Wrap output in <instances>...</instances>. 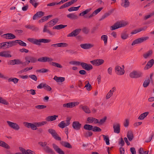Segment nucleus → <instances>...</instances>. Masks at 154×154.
<instances>
[{"mask_svg":"<svg viewBox=\"0 0 154 154\" xmlns=\"http://www.w3.org/2000/svg\"><path fill=\"white\" fill-rule=\"evenodd\" d=\"M27 40L29 42L38 46H40L41 45V43H48L51 41V40L49 39L45 38L37 39L33 38H29Z\"/></svg>","mask_w":154,"mask_h":154,"instance_id":"f257e3e1","label":"nucleus"},{"mask_svg":"<svg viewBox=\"0 0 154 154\" xmlns=\"http://www.w3.org/2000/svg\"><path fill=\"white\" fill-rule=\"evenodd\" d=\"M39 144L43 147V149L46 153L51 154H55V152L54 150L48 146V144H47V142H40L39 143Z\"/></svg>","mask_w":154,"mask_h":154,"instance_id":"f03ea898","label":"nucleus"},{"mask_svg":"<svg viewBox=\"0 0 154 154\" xmlns=\"http://www.w3.org/2000/svg\"><path fill=\"white\" fill-rule=\"evenodd\" d=\"M15 45L13 41L3 42L0 43V49H5Z\"/></svg>","mask_w":154,"mask_h":154,"instance_id":"7ed1b4c3","label":"nucleus"},{"mask_svg":"<svg viewBox=\"0 0 154 154\" xmlns=\"http://www.w3.org/2000/svg\"><path fill=\"white\" fill-rule=\"evenodd\" d=\"M128 23L126 22H118L111 26L110 29L112 30H114L119 28L124 27Z\"/></svg>","mask_w":154,"mask_h":154,"instance_id":"20e7f679","label":"nucleus"},{"mask_svg":"<svg viewBox=\"0 0 154 154\" xmlns=\"http://www.w3.org/2000/svg\"><path fill=\"white\" fill-rule=\"evenodd\" d=\"M71 119L70 117H67L66 121H62L59 124L58 126L61 128H63L65 127L69 126L70 124Z\"/></svg>","mask_w":154,"mask_h":154,"instance_id":"39448f33","label":"nucleus"},{"mask_svg":"<svg viewBox=\"0 0 154 154\" xmlns=\"http://www.w3.org/2000/svg\"><path fill=\"white\" fill-rule=\"evenodd\" d=\"M149 38V37L148 36H144L138 38L134 40L133 42L132 43L131 45L133 46L135 44L141 43L147 40Z\"/></svg>","mask_w":154,"mask_h":154,"instance_id":"423d86ee","label":"nucleus"},{"mask_svg":"<svg viewBox=\"0 0 154 154\" xmlns=\"http://www.w3.org/2000/svg\"><path fill=\"white\" fill-rule=\"evenodd\" d=\"M143 73L141 72L134 71L130 73L129 76L132 78H137L141 77Z\"/></svg>","mask_w":154,"mask_h":154,"instance_id":"0eeeda50","label":"nucleus"},{"mask_svg":"<svg viewBox=\"0 0 154 154\" xmlns=\"http://www.w3.org/2000/svg\"><path fill=\"white\" fill-rule=\"evenodd\" d=\"M7 123L10 127L15 130L18 131L20 128L19 125L16 123L9 121H7Z\"/></svg>","mask_w":154,"mask_h":154,"instance_id":"6e6552de","label":"nucleus"},{"mask_svg":"<svg viewBox=\"0 0 154 154\" xmlns=\"http://www.w3.org/2000/svg\"><path fill=\"white\" fill-rule=\"evenodd\" d=\"M115 70L116 73L118 75H122L125 72L124 68H122L118 66H116L115 67Z\"/></svg>","mask_w":154,"mask_h":154,"instance_id":"1a4fd4ad","label":"nucleus"},{"mask_svg":"<svg viewBox=\"0 0 154 154\" xmlns=\"http://www.w3.org/2000/svg\"><path fill=\"white\" fill-rule=\"evenodd\" d=\"M104 60L102 59H95L91 61L90 63L94 65L98 66L103 63Z\"/></svg>","mask_w":154,"mask_h":154,"instance_id":"9d476101","label":"nucleus"},{"mask_svg":"<svg viewBox=\"0 0 154 154\" xmlns=\"http://www.w3.org/2000/svg\"><path fill=\"white\" fill-rule=\"evenodd\" d=\"M81 65L84 69L87 71L93 69V66L91 65L86 63L81 62Z\"/></svg>","mask_w":154,"mask_h":154,"instance_id":"9b49d317","label":"nucleus"},{"mask_svg":"<svg viewBox=\"0 0 154 154\" xmlns=\"http://www.w3.org/2000/svg\"><path fill=\"white\" fill-rule=\"evenodd\" d=\"M9 51H3L0 52V56L5 58L10 57H12Z\"/></svg>","mask_w":154,"mask_h":154,"instance_id":"f8f14e48","label":"nucleus"},{"mask_svg":"<svg viewBox=\"0 0 154 154\" xmlns=\"http://www.w3.org/2000/svg\"><path fill=\"white\" fill-rule=\"evenodd\" d=\"M72 126L74 129L79 130L81 128L82 124L78 121H74L72 122Z\"/></svg>","mask_w":154,"mask_h":154,"instance_id":"ddd939ff","label":"nucleus"},{"mask_svg":"<svg viewBox=\"0 0 154 154\" xmlns=\"http://www.w3.org/2000/svg\"><path fill=\"white\" fill-rule=\"evenodd\" d=\"M81 30L80 29H76L71 33H69L68 35V37H75L78 35L80 32Z\"/></svg>","mask_w":154,"mask_h":154,"instance_id":"4468645a","label":"nucleus"},{"mask_svg":"<svg viewBox=\"0 0 154 154\" xmlns=\"http://www.w3.org/2000/svg\"><path fill=\"white\" fill-rule=\"evenodd\" d=\"M52 146L55 151L58 154H65L64 152L55 144L53 143Z\"/></svg>","mask_w":154,"mask_h":154,"instance_id":"2eb2a0df","label":"nucleus"},{"mask_svg":"<svg viewBox=\"0 0 154 154\" xmlns=\"http://www.w3.org/2000/svg\"><path fill=\"white\" fill-rule=\"evenodd\" d=\"M120 125L119 123H114L113 126L114 132L117 134L119 133L120 132Z\"/></svg>","mask_w":154,"mask_h":154,"instance_id":"dca6fc26","label":"nucleus"},{"mask_svg":"<svg viewBox=\"0 0 154 154\" xmlns=\"http://www.w3.org/2000/svg\"><path fill=\"white\" fill-rule=\"evenodd\" d=\"M23 124L25 127L28 128H31L32 130H36L37 129L36 128V126L35 124L27 122H24Z\"/></svg>","mask_w":154,"mask_h":154,"instance_id":"f3484780","label":"nucleus"},{"mask_svg":"<svg viewBox=\"0 0 154 154\" xmlns=\"http://www.w3.org/2000/svg\"><path fill=\"white\" fill-rule=\"evenodd\" d=\"M4 38L6 39H13L16 38L15 35L11 33H7L5 34L2 36Z\"/></svg>","mask_w":154,"mask_h":154,"instance_id":"a211bd4d","label":"nucleus"},{"mask_svg":"<svg viewBox=\"0 0 154 154\" xmlns=\"http://www.w3.org/2000/svg\"><path fill=\"white\" fill-rule=\"evenodd\" d=\"M81 48L84 49H90L93 47L94 45V44H91L85 43L84 44H81L80 45Z\"/></svg>","mask_w":154,"mask_h":154,"instance_id":"6ab92c4d","label":"nucleus"},{"mask_svg":"<svg viewBox=\"0 0 154 154\" xmlns=\"http://www.w3.org/2000/svg\"><path fill=\"white\" fill-rule=\"evenodd\" d=\"M116 91V88L115 87H113L112 89L110 90L108 93L107 94L106 97V99H108L110 98L111 96L113 95V92H115Z\"/></svg>","mask_w":154,"mask_h":154,"instance_id":"aec40b11","label":"nucleus"},{"mask_svg":"<svg viewBox=\"0 0 154 154\" xmlns=\"http://www.w3.org/2000/svg\"><path fill=\"white\" fill-rule=\"evenodd\" d=\"M25 27L28 29H29L33 31H37L39 30V28L36 27L33 25H28L25 26Z\"/></svg>","mask_w":154,"mask_h":154,"instance_id":"412c9836","label":"nucleus"},{"mask_svg":"<svg viewBox=\"0 0 154 154\" xmlns=\"http://www.w3.org/2000/svg\"><path fill=\"white\" fill-rule=\"evenodd\" d=\"M154 63V60L153 59H151L149 60L147 63L146 65L144 67V69H148L149 68H151Z\"/></svg>","mask_w":154,"mask_h":154,"instance_id":"4be33fe9","label":"nucleus"},{"mask_svg":"<svg viewBox=\"0 0 154 154\" xmlns=\"http://www.w3.org/2000/svg\"><path fill=\"white\" fill-rule=\"evenodd\" d=\"M114 11V9H112L110 11H108V12L105 13L102 17L100 19V20H102L105 18L107 17L108 16H109Z\"/></svg>","mask_w":154,"mask_h":154,"instance_id":"5701e85b","label":"nucleus"},{"mask_svg":"<svg viewBox=\"0 0 154 154\" xmlns=\"http://www.w3.org/2000/svg\"><path fill=\"white\" fill-rule=\"evenodd\" d=\"M60 143L61 144V145H62V146L65 147L69 149H71L72 148V146L70 145V143L64 141H61L60 142Z\"/></svg>","mask_w":154,"mask_h":154,"instance_id":"b1692460","label":"nucleus"},{"mask_svg":"<svg viewBox=\"0 0 154 154\" xmlns=\"http://www.w3.org/2000/svg\"><path fill=\"white\" fill-rule=\"evenodd\" d=\"M58 117L57 115L49 116L46 118V120L48 122L52 121L55 120Z\"/></svg>","mask_w":154,"mask_h":154,"instance_id":"393cba45","label":"nucleus"},{"mask_svg":"<svg viewBox=\"0 0 154 154\" xmlns=\"http://www.w3.org/2000/svg\"><path fill=\"white\" fill-rule=\"evenodd\" d=\"M80 108L82 109L84 111L87 113H90L91 112V110L88 106H83L81 105L80 107Z\"/></svg>","mask_w":154,"mask_h":154,"instance_id":"a878e982","label":"nucleus"},{"mask_svg":"<svg viewBox=\"0 0 154 154\" xmlns=\"http://www.w3.org/2000/svg\"><path fill=\"white\" fill-rule=\"evenodd\" d=\"M122 2L121 5L125 8H127L130 5V2L128 0H121Z\"/></svg>","mask_w":154,"mask_h":154,"instance_id":"bb28decb","label":"nucleus"},{"mask_svg":"<svg viewBox=\"0 0 154 154\" xmlns=\"http://www.w3.org/2000/svg\"><path fill=\"white\" fill-rule=\"evenodd\" d=\"M54 80L57 82H63L65 80V78L63 77H57V76H55L54 78Z\"/></svg>","mask_w":154,"mask_h":154,"instance_id":"cd10ccee","label":"nucleus"},{"mask_svg":"<svg viewBox=\"0 0 154 154\" xmlns=\"http://www.w3.org/2000/svg\"><path fill=\"white\" fill-rule=\"evenodd\" d=\"M66 17L72 20L77 19L78 18L77 16L75 14V13H70L67 14Z\"/></svg>","mask_w":154,"mask_h":154,"instance_id":"c85d7f7f","label":"nucleus"},{"mask_svg":"<svg viewBox=\"0 0 154 154\" xmlns=\"http://www.w3.org/2000/svg\"><path fill=\"white\" fill-rule=\"evenodd\" d=\"M52 137L56 140L58 141H60L61 140V137L59 136L58 134H57L56 131L55 132H53L51 134Z\"/></svg>","mask_w":154,"mask_h":154,"instance_id":"c756f323","label":"nucleus"},{"mask_svg":"<svg viewBox=\"0 0 154 154\" xmlns=\"http://www.w3.org/2000/svg\"><path fill=\"white\" fill-rule=\"evenodd\" d=\"M47 27H48V26L46 24H45L44 26L43 32H47L51 35H54V33H53L49 29H47Z\"/></svg>","mask_w":154,"mask_h":154,"instance_id":"7c9ffc66","label":"nucleus"},{"mask_svg":"<svg viewBox=\"0 0 154 154\" xmlns=\"http://www.w3.org/2000/svg\"><path fill=\"white\" fill-rule=\"evenodd\" d=\"M127 137L130 141H131L134 138V136L133 134V132L131 131H128Z\"/></svg>","mask_w":154,"mask_h":154,"instance_id":"2f4dec72","label":"nucleus"},{"mask_svg":"<svg viewBox=\"0 0 154 154\" xmlns=\"http://www.w3.org/2000/svg\"><path fill=\"white\" fill-rule=\"evenodd\" d=\"M85 83L86 84V85L85 88H86L87 90L88 91H90L92 89V86L90 84L89 82L88 81H86L85 82Z\"/></svg>","mask_w":154,"mask_h":154,"instance_id":"473e14b6","label":"nucleus"},{"mask_svg":"<svg viewBox=\"0 0 154 154\" xmlns=\"http://www.w3.org/2000/svg\"><path fill=\"white\" fill-rule=\"evenodd\" d=\"M149 113V112H146L142 113L138 117V119L140 120L143 119L145 118L147 116Z\"/></svg>","mask_w":154,"mask_h":154,"instance_id":"72a5a7b5","label":"nucleus"},{"mask_svg":"<svg viewBox=\"0 0 154 154\" xmlns=\"http://www.w3.org/2000/svg\"><path fill=\"white\" fill-rule=\"evenodd\" d=\"M13 41L14 42V44L15 42H17L20 46L24 47H26V43L21 40H16L15 41Z\"/></svg>","mask_w":154,"mask_h":154,"instance_id":"f704fd0d","label":"nucleus"},{"mask_svg":"<svg viewBox=\"0 0 154 154\" xmlns=\"http://www.w3.org/2000/svg\"><path fill=\"white\" fill-rule=\"evenodd\" d=\"M0 146L7 149L10 148V146L5 142L0 140Z\"/></svg>","mask_w":154,"mask_h":154,"instance_id":"c9c22d12","label":"nucleus"},{"mask_svg":"<svg viewBox=\"0 0 154 154\" xmlns=\"http://www.w3.org/2000/svg\"><path fill=\"white\" fill-rule=\"evenodd\" d=\"M79 104L78 102H73L69 103V108H72L76 106H77Z\"/></svg>","mask_w":154,"mask_h":154,"instance_id":"e433bc0d","label":"nucleus"},{"mask_svg":"<svg viewBox=\"0 0 154 154\" xmlns=\"http://www.w3.org/2000/svg\"><path fill=\"white\" fill-rule=\"evenodd\" d=\"M103 138L104 141L106 142V144L109 145V138L108 135H105L102 134L101 135Z\"/></svg>","mask_w":154,"mask_h":154,"instance_id":"4c0bfd02","label":"nucleus"},{"mask_svg":"<svg viewBox=\"0 0 154 154\" xmlns=\"http://www.w3.org/2000/svg\"><path fill=\"white\" fill-rule=\"evenodd\" d=\"M93 127V126L91 125L85 124L84 125L83 128L85 130L90 131L91 130L92 131Z\"/></svg>","mask_w":154,"mask_h":154,"instance_id":"58836bf2","label":"nucleus"},{"mask_svg":"<svg viewBox=\"0 0 154 154\" xmlns=\"http://www.w3.org/2000/svg\"><path fill=\"white\" fill-rule=\"evenodd\" d=\"M67 26L66 25H63L62 24H60L58 25H56L54 26L53 29H60L63 28H64Z\"/></svg>","mask_w":154,"mask_h":154,"instance_id":"ea45409f","label":"nucleus"},{"mask_svg":"<svg viewBox=\"0 0 154 154\" xmlns=\"http://www.w3.org/2000/svg\"><path fill=\"white\" fill-rule=\"evenodd\" d=\"M153 53L152 50H150L148 51L146 53L143 55V57L145 59L147 58L149 56H151Z\"/></svg>","mask_w":154,"mask_h":154,"instance_id":"a19ab883","label":"nucleus"},{"mask_svg":"<svg viewBox=\"0 0 154 154\" xmlns=\"http://www.w3.org/2000/svg\"><path fill=\"white\" fill-rule=\"evenodd\" d=\"M101 40L104 41V43L105 45H106L107 43L108 37L106 35H103L101 36Z\"/></svg>","mask_w":154,"mask_h":154,"instance_id":"79ce46f5","label":"nucleus"},{"mask_svg":"<svg viewBox=\"0 0 154 154\" xmlns=\"http://www.w3.org/2000/svg\"><path fill=\"white\" fill-rule=\"evenodd\" d=\"M47 123V122L46 121H43L42 122H35V125L36 126V128L37 127H39L42 126L46 124Z\"/></svg>","mask_w":154,"mask_h":154,"instance_id":"37998d69","label":"nucleus"},{"mask_svg":"<svg viewBox=\"0 0 154 154\" xmlns=\"http://www.w3.org/2000/svg\"><path fill=\"white\" fill-rule=\"evenodd\" d=\"M19 81V79L16 78H10L8 79V82H14V84H17Z\"/></svg>","mask_w":154,"mask_h":154,"instance_id":"c03bdc74","label":"nucleus"},{"mask_svg":"<svg viewBox=\"0 0 154 154\" xmlns=\"http://www.w3.org/2000/svg\"><path fill=\"white\" fill-rule=\"evenodd\" d=\"M51 65L58 68H62L63 66L60 64L56 62H51L50 63Z\"/></svg>","mask_w":154,"mask_h":154,"instance_id":"a18cd8bd","label":"nucleus"},{"mask_svg":"<svg viewBox=\"0 0 154 154\" xmlns=\"http://www.w3.org/2000/svg\"><path fill=\"white\" fill-rule=\"evenodd\" d=\"M128 36V35L127 33L126 32H123L121 34V37L122 39H126Z\"/></svg>","mask_w":154,"mask_h":154,"instance_id":"49530a36","label":"nucleus"},{"mask_svg":"<svg viewBox=\"0 0 154 154\" xmlns=\"http://www.w3.org/2000/svg\"><path fill=\"white\" fill-rule=\"evenodd\" d=\"M93 134V133L90 131H88L84 133V136L86 138H88V137H90Z\"/></svg>","mask_w":154,"mask_h":154,"instance_id":"de8ad7c7","label":"nucleus"},{"mask_svg":"<svg viewBox=\"0 0 154 154\" xmlns=\"http://www.w3.org/2000/svg\"><path fill=\"white\" fill-rule=\"evenodd\" d=\"M150 79L149 78L144 81L143 84V86L144 88L147 87L149 84Z\"/></svg>","mask_w":154,"mask_h":154,"instance_id":"09e8293b","label":"nucleus"},{"mask_svg":"<svg viewBox=\"0 0 154 154\" xmlns=\"http://www.w3.org/2000/svg\"><path fill=\"white\" fill-rule=\"evenodd\" d=\"M91 8L85 10V11H82L81 13L79 14V16H83L87 14L91 10Z\"/></svg>","mask_w":154,"mask_h":154,"instance_id":"8fccbe9b","label":"nucleus"},{"mask_svg":"<svg viewBox=\"0 0 154 154\" xmlns=\"http://www.w3.org/2000/svg\"><path fill=\"white\" fill-rule=\"evenodd\" d=\"M81 6L79 5L77 7H71L68 9V11L70 12H71L73 11H77L79 10V8Z\"/></svg>","mask_w":154,"mask_h":154,"instance_id":"3c124183","label":"nucleus"},{"mask_svg":"<svg viewBox=\"0 0 154 154\" xmlns=\"http://www.w3.org/2000/svg\"><path fill=\"white\" fill-rule=\"evenodd\" d=\"M29 2L32 4L35 8H36L38 5V3L36 2V1L35 0H30Z\"/></svg>","mask_w":154,"mask_h":154,"instance_id":"603ef678","label":"nucleus"},{"mask_svg":"<svg viewBox=\"0 0 154 154\" xmlns=\"http://www.w3.org/2000/svg\"><path fill=\"white\" fill-rule=\"evenodd\" d=\"M148 151H144L142 148H140L138 151L139 154H148Z\"/></svg>","mask_w":154,"mask_h":154,"instance_id":"864d4df0","label":"nucleus"},{"mask_svg":"<svg viewBox=\"0 0 154 154\" xmlns=\"http://www.w3.org/2000/svg\"><path fill=\"white\" fill-rule=\"evenodd\" d=\"M28 57L29 58L28 59H29L31 62L32 63H35L37 61V58L35 57L30 56H28Z\"/></svg>","mask_w":154,"mask_h":154,"instance_id":"5fc2aeb1","label":"nucleus"},{"mask_svg":"<svg viewBox=\"0 0 154 154\" xmlns=\"http://www.w3.org/2000/svg\"><path fill=\"white\" fill-rule=\"evenodd\" d=\"M49 71V70L45 69H40L37 70L36 72H38L40 73H45L48 72Z\"/></svg>","mask_w":154,"mask_h":154,"instance_id":"6e6d98bb","label":"nucleus"},{"mask_svg":"<svg viewBox=\"0 0 154 154\" xmlns=\"http://www.w3.org/2000/svg\"><path fill=\"white\" fill-rule=\"evenodd\" d=\"M92 131L94 132H100L101 129L99 127L97 126L93 127Z\"/></svg>","mask_w":154,"mask_h":154,"instance_id":"4d7b16f0","label":"nucleus"},{"mask_svg":"<svg viewBox=\"0 0 154 154\" xmlns=\"http://www.w3.org/2000/svg\"><path fill=\"white\" fill-rule=\"evenodd\" d=\"M0 103L5 105H8V103L5 100L0 97Z\"/></svg>","mask_w":154,"mask_h":154,"instance_id":"13d9d810","label":"nucleus"},{"mask_svg":"<svg viewBox=\"0 0 154 154\" xmlns=\"http://www.w3.org/2000/svg\"><path fill=\"white\" fill-rule=\"evenodd\" d=\"M69 64H72L73 65H81V62L78 61H72L69 62Z\"/></svg>","mask_w":154,"mask_h":154,"instance_id":"bf43d9fd","label":"nucleus"},{"mask_svg":"<svg viewBox=\"0 0 154 154\" xmlns=\"http://www.w3.org/2000/svg\"><path fill=\"white\" fill-rule=\"evenodd\" d=\"M46 107V106L43 105H38L35 106V108L38 109H44Z\"/></svg>","mask_w":154,"mask_h":154,"instance_id":"052dcab7","label":"nucleus"},{"mask_svg":"<svg viewBox=\"0 0 154 154\" xmlns=\"http://www.w3.org/2000/svg\"><path fill=\"white\" fill-rule=\"evenodd\" d=\"M59 43V47H67L68 45L66 43L61 42Z\"/></svg>","mask_w":154,"mask_h":154,"instance_id":"680f3d73","label":"nucleus"},{"mask_svg":"<svg viewBox=\"0 0 154 154\" xmlns=\"http://www.w3.org/2000/svg\"><path fill=\"white\" fill-rule=\"evenodd\" d=\"M107 118L106 117H105L102 119L100 120L99 121V124L102 125L106 121V119Z\"/></svg>","mask_w":154,"mask_h":154,"instance_id":"e2e57ef3","label":"nucleus"},{"mask_svg":"<svg viewBox=\"0 0 154 154\" xmlns=\"http://www.w3.org/2000/svg\"><path fill=\"white\" fill-rule=\"evenodd\" d=\"M37 14L38 18H41L44 15V13L42 11H39L37 12Z\"/></svg>","mask_w":154,"mask_h":154,"instance_id":"0e129e2a","label":"nucleus"},{"mask_svg":"<svg viewBox=\"0 0 154 154\" xmlns=\"http://www.w3.org/2000/svg\"><path fill=\"white\" fill-rule=\"evenodd\" d=\"M82 30L83 32L85 34H88L89 32V29L86 27H84L82 29Z\"/></svg>","mask_w":154,"mask_h":154,"instance_id":"69168bd1","label":"nucleus"},{"mask_svg":"<svg viewBox=\"0 0 154 154\" xmlns=\"http://www.w3.org/2000/svg\"><path fill=\"white\" fill-rule=\"evenodd\" d=\"M94 118L92 117H88L87 119V121L88 123H91L93 122Z\"/></svg>","mask_w":154,"mask_h":154,"instance_id":"338daca9","label":"nucleus"},{"mask_svg":"<svg viewBox=\"0 0 154 154\" xmlns=\"http://www.w3.org/2000/svg\"><path fill=\"white\" fill-rule=\"evenodd\" d=\"M34 152L29 149H28L26 150L25 152H24L23 154H33Z\"/></svg>","mask_w":154,"mask_h":154,"instance_id":"774afa93","label":"nucleus"}]
</instances>
